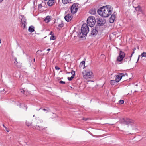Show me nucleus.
Returning a JSON list of instances; mask_svg holds the SVG:
<instances>
[{"instance_id":"f257e3e1","label":"nucleus","mask_w":146,"mask_h":146,"mask_svg":"<svg viewBox=\"0 0 146 146\" xmlns=\"http://www.w3.org/2000/svg\"><path fill=\"white\" fill-rule=\"evenodd\" d=\"M113 8L110 5L104 6L98 10V13L100 15L104 17H108L112 13Z\"/></svg>"},{"instance_id":"f03ea898","label":"nucleus","mask_w":146,"mask_h":146,"mask_svg":"<svg viewBox=\"0 0 146 146\" xmlns=\"http://www.w3.org/2000/svg\"><path fill=\"white\" fill-rule=\"evenodd\" d=\"M89 31V28L87 25L86 24L82 25L81 28V32L80 33V35H83V37H85L88 33ZM83 36H81V38H82Z\"/></svg>"},{"instance_id":"7ed1b4c3","label":"nucleus","mask_w":146,"mask_h":146,"mask_svg":"<svg viewBox=\"0 0 146 146\" xmlns=\"http://www.w3.org/2000/svg\"><path fill=\"white\" fill-rule=\"evenodd\" d=\"M87 24L91 27H93L96 23V20L95 17L93 16L89 17L87 19Z\"/></svg>"},{"instance_id":"20e7f679","label":"nucleus","mask_w":146,"mask_h":146,"mask_svg":"<svg viewBox=\"0 0 146 146\" xmlns=\"http://www.w3.org/2000/svg\"><path fill=\"white\" fill-rule=\"evenodd\" d=\"M82 74L83 77L86 79L91 78L93 76L92 72L90 71H87L86 70H84L82 72Z\"/></svg>"},{"instance_id":"39448f33","label":"nucleus","mask_w":146,"mask_h":146,"mask_svg":"<svg viewBox=\"0 0 146 146\" xmlns=\"http://www.w3.org/2000/svg\"><path fill=\"white\" fill-rule=\"evenodd\" d=\"M119 123H120L126 124L128 125L129 124H132L133 123V121L132 120L130 119H129L123 118L120 120Z\"/></svg>"},{"instance_id":"423d86ee","label":"nucleus","mask_w":146,"mask_h":146,"mask_svg":"<svg viewBox=\"0 0 146 146\" xmlns=\"http://www.w3.org/2000/svg\"><path fill=\"white\" fill-rule=\"evenodd\" d=\"M78 8V4L74 3L71 6L70 10L71 13L73 14H74L77 12Z\"/></svg>"},{"instance_id":"0eeeda50","label":"nucleus","mask_w":146,"mask_h":146,"mask_svg":"<svg viewBox=\"0 0 146 146\" xmlns=\"http://www.w3.org/2000/svg\"><path fill=\"white\" fill-rule=\"evenodd\" d=\"M98 29L97 26H96L92 28L90 36L92 37L95 36L98 33Z\"/></svg>"},{"instance_id":"6e6552de","label":"nucleus","mask_w":146,"mask_h":146,"mask_svg":"<svg viewBox=\"0 0 146 146\" xmlns=\"http://www.w3.org/2000/svg\"><path fill=\"white\" fill-rule=\"evenodd\" d=\"M125 54L124 52L120 51L119 52V55L117 58V61L119 62L121 61L125 56Z\"/></svg>"},{"instance_id":"1a4fd4ad","label":"nucleus","mask_w":146,"mask_h":146,"mask_svg":"<svg viewBox=\"0 0 146 146\" xmlns=\"http://www.w3.org/2000/svg\"><path fill=\"white\" fill-rule=\"evenodd\" d=\"M97 22V25L100 27L103 25L105 23L106 21L105 19L99 18Z\"/></svg>"},{"instance_id":"9d476101","label":"nucleus","mask_w":146,"mask_h":146,"mask_svg":"<svg viewBox=\"0 0 146 146\" xmlns=\"http://www.w3.org/2000/svg\"><path fill=\"white\" fill-rule=\"evenodd\" d=\"M125 76V74L123 73H119L118 75H117L116 76L115 80L117 82H118L122 78Z\"/></svg>"},{"instance_id":"9b49d317","label":"nucleus","mask_w":146,"mask_h":146,"mask_svg":"<svg viewBox=\"0 0 146 146\" xmlns=\"http://www.w3.org/2000/svg\"><path fill=\"white\" fill-rule=\"evenodd\" d=\"M72 15L71 14H68L64 17V18L66 21L68 22L70 21L72 19Z\"/></svg>"},{"instance_id":"f8f14e48","label":"nucleus","mask_w":146,"mask_h":146,"mask_svg":"<svg viewBox=\"0 0 146 146\" xmlns=\"http://www.w3.org/2000/svg\"><path fill=\"white\" fill-rule=\"evenodd\" d=\"M115 13H113L111 16L110 18L109 19V21L110 23H113L115 17Z\"/></svg>"},{"instance_id":"ddd939ff","label":"nucleus","mask_w":146,"mask_h":146,"mask_svg":"<svg viewBox=\"0 0 146 146\" xmlns=\"http://www.w3.org/2000/svg\"><path fill=\"white\" fill-rule=\"evenodd\" d=\"M14 59L15 60V61L14 62L15 65L17 67H20L21 66V64L20 62L17 61L16 58H15Z\"/></svg>"},{"instance_id":"4468645a","label":"nucleus","mask_w":146,"mask_h":146,"mask_svg":"<svg viewBox=\"0 0 146 146\" xmlns=\"http://www.w3.org/2000/svg\"><path fill=\"white\" fill-rule=\"evenodd\" d=\"M71 74L72 75L71 77H68V80L69 81L71 80L73 78H74V76L75 75V72L74 71H72L71 72Z\"/></svg>"},{"instance_id":"2eb2a0df","label":"nucleus","mask_w":146,"mask_h":146,"mask_svg":"<svg viewBox=\"0 0 146 146\" xmlns=\"http://www.w3.org/2000/svg\"><path fill=\"white\" fill-rule=\"evenodd\" d=\"M96 10L95 8L90 9L89 11V13L92 15H94L96 13Z\"/></svg>"},{"instance_id":"dca6fc26","label":"nucleus","mask_w":146,"mask_h":146,"mask_svg":"<svg viewBox=\"0 0 146 146\" xmlns=\"http://www.w3.org/2000/svg\"><path fill=\"white\" fill-rule=\"evenodd\" d=\"M54 3V0H49L47 3L48 5L50 6H52Z\"/></svg>"},{"instance_id":"f3484780","label":"nucleus","mask_w":146,"mask_h":146,"mask_svg":"<svg viewBox=\"0 0 146 146\" xmlns=\"http://www.w3.org/2000/svg\"><path fill=\"white\" fill-rule=\"evenodd\" d=\"M85 62L84 61H82L80 63V65L79 67L80 68H82L83 69H84L85 66Z\"/></svg>"},{"instance_id":"a211bd4d","label":"nucleus","mask_w":146,"mask_h":146,"mask_svg":"<svg viewBox=\"0 0 146 146\" xmlns=\"http://www.w3.org/2000/svg\"><path fill=\"white\" fill-rule=\"evenodd\" d=\"M50 16H48L46 17L44 19V21L46 23H48L50 21Z\"/></svg>"},{"instance_id":"6ab92c4d","label":"nucleus","mask_w":146,"mask_h":146,"mask_svg":"<svg viewBox=\"0 0 146 146\" xmlns=\"http://www.w3.org/2000/svg\"><path fill=\"white\" fill-rule=\"evenodd\" d=\"M28 31L30 32H32L34 31V27L33 26H31L29 27Z\"/></svg>"},{"instance_id":"aec40b11","label":"nucleus","mask_w":146,"mask_h":146,"mask_svg":"<svg viewBox=\"0 0 146 146\" xmlns=\"http://www.w3.org/2000/svg\"><path fill=\"white\" fill-rule=\"evenodd\" d=\"M135 10L136 11H138V12H142L141 7L139 6H138L137 7L135 8Z\"/></svg>"},{"instance_id":"412c9836","label":"nucleus","mask_w":146,"mask_h":146,"mask_svg":"<svg viewBox=\"0 0 146 146\" xmlns=\"http://www.w3.org/2000/svg\"><path fill=\"white\" fill-rule=\"evenodd\" d=\"M26 125L28 126L31 125L32 122L29 120H27L26 121Z\"/></svg>"},{"instance_id":"4be33fe9","label":"nucleus","mask_w":146,"mask_h":146,"mask_svg":"<svg viewBox=\"0 0 146 146\" xmlns=\"http://www.w3.org/2000/svg\"><path fill=\"white\" fill-rule=\"evenodd\" d=\"M141 57L142 58L144 57L145 58L143 59H145L146 60V52H143L141 55Z\"/></svg>"},{"instance_id":"5701e85b","label":"nucleus","mask_w":146,"mask_h":146,"mask_svg":"<svg viewBox=\"0 0 146 146\" xmlns=\"http://www.w3.org/2000/svg\"><path fill=\"white\" fill-rule=\"evenodd\" d=\"M21 23L27 24V23L26 22V19L25 18H22V19H21Z\"/></svg>"},{"instance_id":"b1692460","label":"nucleus","mask_w":146,"mask_h":146,"mask_svg":"<svg viewBox=\"0 0 146 146\" xmlns=\"http://www.w3.org/2000/svg\"><path fill=\"white\" fill-rule=\"evenodd\" d=\"M71 0H62V2L64 4H66L70 2Z\"/></svg>"},{"instance_id":"393cba45","label":"nucleus","mask_w":146,"mask_h":146,"mask_svg":"<svg viewBox=\"0 0 146 146\" xmlns=\"http://www.w3.org/2000/svg\"><path fill=\"white\" fill-rule=\"evenodd\" d=\"M117 82H116V80H111L110 82V84L113 85H114L115 84V83Z\"/></svg>"},{"instance_id":"a878e982","label":"nucleus","mask_w":146,"mask_h":146,"mask_svg":"<svg viewBox=\"0 0 146 146\" xmlns=\"http://www.w3.org/2000/svg\"><path fill=\"white\" fill-rule=\"evenodd\" d=\"M21 27H23V29H25L26 28V26L27 25L26 24L21 23Z\"/></svg>"},{"instance_id":"bb28decb","label":"nucleus","mask_w":146,"mask_h":146,"mask_svg":"<svg viewBox=\"0 0 146 146\" xmlns=\"http://www.w3.org/2000/svg\"><path fill=\"white\" fill-rule=\"evenodd\" d=\"M60 22L61 23L58 25V26L59 27H62L63 26V24L62 21H60Z\"/></svg>"},{"instance_id":"cd10ccee","label":"nucleus","mask_w":146,"mask_h":146,"mask_svg":"<svg viewBox=\"0 0 146 146\" xmlns=\"http://www.w3.org/2000/svg\"><path fill=\"white\" fill-rule=\"evenodd\" d=\"M55 38L54 35H52L50 37V39L52 40H54L55 39Z\"/></svg>"},{"instance_id":"c85d7f7f","label":"nucleus","mask_w":146,"mask_h":146,"mask_svg":"<svg viewBox=\"0 0 146 146\" xmlns=\"http://www.w3.org/2000/svg\"><path fill=\"white\" fill-rule=\"evenodd\" d=\"M119 103L120 104H123L124 102V101L123 100H121L119 101Z\"/></svg>"},{"instance_id":"c756f323","label":"nucleus","mask_w":146,"mask_h":146,"mask_svg":"<svg viewBox=\"0 0 146 146\" xmlns=\"http://www.w3.org/2000/svg\"><path fill=\"white\" fill-rule=\"evenodd\" d=\"M59 83L60 84H65V82L62 81H60L59 82Z\"/></svg>"},{"instance_id":"7c9ffc66","label":"nucleus","mask_w":146,"mask_h":146,"mask_svg":"<svg viewBox=\"0 0 146 146\" xmlns=\"http://www.w3.org/2000/svg\"><path fill=\"white\" fill-rule=\"evenodd\" d=\"M3 126L5 128V130L7 132H8L9 131L8 130V129L7 127L4 125V124L3 125Z\"/></svg>"},{"instance_id":"2f4dec72","label":"nucleus","mask_w":146,"mask_h":146,"mask_svg":"<svg viewBox=\"0 0 146 146\" xmlns=\"http://www.w3.org/2000/svg\"><path fill=\"white\" fill-rule=\"evenodd\" d=\"M43 110L44 111H46V112H48V111H49V110H47L45 109H43Z\"/></svg>"},{"instance_id":"473e14b6","label":"nucleus","mask_w":146,"mask_h":146,"mask_svg":"<svg viewBox=\"0 0 146 146\" xmlns=\"http://www.w3.org/2000/svg\"><path fill=\"white\" fill-rule=\"evenodd\" d=\"M55 68L56 70H59L60 69V68L57 66H56L55 67Z\"/></svg>"},{"instance_id":"72a5a7b5","label":"nucleus","mask_w":146,"mask_h":146,"mask_svg":"<svg viewBox=\"0 0 146 146\" xmlns=\"http://www.w3.org/2000/svg\"><path fill=\"white\" fill-rule=\"evenodd\" d=\"M21 90V93H24L25 91L23 89H21V90Z\"/></svg>"},{"instance_id":"f704fd0d","label":"nucleus","mask_w":146,"mask_h":146,"mask_svg":"<svg viewBox=\"0 0 146 146\" xmlns=\"http://www.w3.org/2000/svg\"><path fill=\"white\" fill-rule=\"evenodd\" d=\"M134 53H135V50H133V52L131 55V56H130V57L132 56Z\"/></svg>"},{"instance_id":"c9c22d12","label":"nucleus","mask_w":146,"mask_h":146,"mask_svg":"<svg viewBox=\"0 0 146 146\" xmlns=\"http://www.w3.org/2000/svg\"><path fill=\"white\" fill-rule=\"evenodd\" d=\"M128 58H125L124 59V61H127V60Z\"/></svg>"},{"instance_id":"e433bc0d","label":"nucleus","mask_w":146,"mask_h":146,"mask_svg":"<svg viewBox=\"0 0 146 146\" xmlns=\"http://www.w3.org/2000/svg\"><path fill=\"white\" fill-rule=\"evenodd\" d=\"M86 119L85 118H83V120H86L87 119Z\"/></svg>"},{"instance_id":"4c0bfd02","label":"nucleus","mask_w":146,"mask_h":146,"mask_svg":"<svg viewBox=\"0 0 146 146\" xmlns=\"http://www.w3.org/2000/svg\"><path fill=\"white\" fill-rule=\"evenodd\" d=\"M5 91V89H3V90H2V91H1V92H3L4 91Z\"/></svg>"},{"instance_id":"58836bf2","label":"nucleus","mask_w":146,"mask_h":146,"mask_svg":"<svg viewBox=\"0 0 146 146\" xmlns=\"http://www.w3.org/2000/svg\"><path fill=\"white\" fill-rule=\"evenodd\" d=\"M60 79H61V78H59V77H58V80H60Z\"/></svg>"},{"instance_id":"ea45409f","label":"nucleus","mask_w":146,"mask_h":146,"mask_svg":"<svg viewBox=\"0 0 146 146\" xmlns=\"http://www.w3.org/2000/svg\"><path fill=\"white\" fill-rule=\"evenodd\" d=\"M139 57H140V56L139 55L138 56V60H137V62L138 61V60H139Z\"/></svg>"},{"instance_id":"a19ab883","label":"nucleus","mask_w":146,"mask_h":146,"mask_svg":"<svg viewBox=\"0 0 146 146\" xmlns=\"http://www.w3.org/2000/svg\"><path fill=\"white\" fill-rule=\"evenodd\" d=\"M52 33V31H51L50 32V35H53Z\"/></svg>"},{"instance_id":"79ce46f5","label":"nucleus","mask_w":146,"mask_h":146,"mask_svg":"<svg viewBox=\"0 0 146 146\" xmlns=\"http://www.w3.org/2000/svg\"><path fill=\"white\" fill-rule=\"evenodd\" d=\"M50 48H49V49H47V50L48 51H50Z\"/></svg>"},{"instance_id":"37998d69","label":"nucleus","mask_w":146,"mask_h":146,"mask_svg":"<svg viewBox=\"0 0 146 146\" xmlns=\"http://www.w3.org/2000/svg\"><path fill=\"white\" fill-rule=\"evenodd\" d=\"M3 0H0V2H2V1H3Z\"/></svg>"},{"instance_id":"c03bdc74","label":"nucleus","mask_w":146,"mask_h":146,"mask_svg":"<svg viewBox=\"0 0 146 146\" xmlns=\"http://www.w3.org/2000/svg\"><path fill=\"white\" fill-rule=\"evenodd\" d=\"M136 50V48H134V49H133V50Z\"/></svg>"},{"instance_id":"a18cd8bd","label":"nucleus","mask_w":146,"mask_h":146,"mask_svg":"<svg viewBox=\"0 0 146 146\" xmlns=\"http://www.w3.org/2000/svg\"><path fill=\"white\" fill-rule=\"evenodd\" d=\"M39 51H40V52H41L42 51H41L38 50V51H37V52H38Z\"/></svg>"},{"instance_id":"49530a36","label":"nucleus","mask_w":146,"mask_h":146,"mask_svg":"<svg viewBox=\"0 0 146 146\" xmlns=\"http://www.w3.org/2000/svg\"><path fill=\"white\" fill-rule=\"evenodd\" d=\"M126 75V76H128V75H127V74L126 73V74H125Z\"/></svg>"},{"instance_id":"de8ad7c7","label":"nucleus","mask_w":146,"mask_h":146,"mask_svg":"<svg viewBox=\"0 0 146 146\" xmlns=\"http://www.w3.org/2000/svg\"><path fill=\"white\" fill-rule=\"evenodd\" d=\"M40 5H41V4H40L39 5V7L40 6Z\"/></svg>"},{"instance_id":"09e8293b","label":"nucleus","mask_w":146,"mask_h":146,"mask_svg":"<svg viewBox=\"0 0 146 146\" xmlns=\"http://www.w3.org/2000/svg\"><path fill=\"white\" fill-rule=\"evenodd\" d=\"M137 49L138 50L139 49V47H137Z\"/></svg>"},{"instance_id":"8fccbe9b","label":"nucleus","mask_w":146,"mask_h":146,"mask_svg":"<svg viewBox=\"0 0 146 146\" xmlns=\"http://www.w3.org/2000/svg\"><path fill=\"white\" fill-rule=\"evenodd\" d=\"M61 78V79H62L63 78L62 77V78Z\"/></svg>"},{"instance_id":"3c124183","label":"nucleus","mask_w":146,"mask_h":146,"mask_svg":"<svg viewBox=\"0 0 146 146\" xmlns=\"http://www.w3.org/2000/svg\"><path fill=\"white\" fill-rule=\"evenodd\" d=\"M34 61H35V59H34Z\"/></svg>"},{"instance_id":"603ef678","label":"nucleus","mask_w":146,"mask_h":146,"mask_svg":"<svg viewBox=\"0 0 146 146\" xmlns=\"http://www.w3.org/2000/svg\"><path fill=\"white\" fill-rule=\"evenodd\" d=\"M33 117H35V115H34L33 116Z\"/></svg>"}]
</instances>
